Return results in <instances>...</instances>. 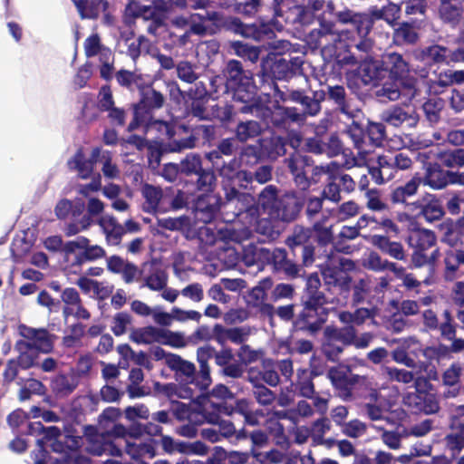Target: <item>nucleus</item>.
I'll return each instance as SVG.
<instances>
[{
    "label": "nucleus",
    "mask_w": 464,
    "mask_h": 464,
    "mask_svg": "<svg viewBox=\"0 0 464 464\" xmlns=\"http://www.w3.org/2000/svg\"><path fill=\"white\" fill-rule=\"evenodd\" d=\"M222 75L225 79V92L231 95L233 101L250 105L256 100L253 73L246 70L240 61L229 60L222 70Z\"/></svg>",
    "instance_id": "nucleus-1"
},
{
    "label": "nucleus",
    "mask_w": 464,
    "mask_h": 464,
    "mask_svg": "<svg viewBox=\"0 0 464 464\" xmlns=\"http://www.w3.org/2000/svg\"><path fill=\"white\" fill-rule=\"evenodd\" d=\"M238 111L241 113L255 114L267 130L286 131L293 123L298 124L295 111L290 106L280 105L277 100L272 106H267L256 99L250 105H243Z\"/></svg>",
    "instance_id": "nucleus-2"
},
{
    "label": "nucleus",
    "mask_w": 464,
    "mask_h": 464,
    "mask_svg": "<svg viewBox=\"0 0 464 464\" xmlns=\"http://www.w3.org/2000/svg\"><path fill=\"white\" fill-rule=\"evenodd\" d=\"M158 130L169 140V150L179 152L185 149H193L199 144L212 146L216 139L217 128L214 125H196L191 129L190 135L179 140L175 139L176 125L173 122L158 121Z\"/></svg>",
    "instance_id": "nucleus-3"
},
{
    "label": "nucleus",
    "mask_w": 464,
    "mask_h": 464,
    "mask_svg": "<svg viewBox=\"0 0 464 464\" xmlns=\"http://www.w3.org/2000/svg\"><path fill=\"white\" fill-rule=\"evenodd\" d=\"M275 96L283 102H293L300 108L290 106L295 111L298 125H303L309 117L317 116L322 111L324 94L321 90L286 89L282 91L275 84Z\"/></svg>",
    "instance_id": "nucleus-4"
},
{
    "label": "nucleus",
    "mask_w": 464,
    "mask_h": 464,
    "mask_svg": "<svg viewBox=\"0 0 464 464\" xmlns=\"http://www.w3.org/2000/svg\"><path fill=\"white\" fill-rule=\"evenodd\" d=\"M168 367L175 372L177 380L180 382L179 397L194 400L203 395L208 387H202L199 374L194 363L182 359L179 355H170L168 358Z\"/></svg>",
    "instance_id": "nucleus-5"
},
{
    "label": "nucleus",
    "mask_w": 464,
    "mask_h": 464,
    "mask_svg": "<svg viewBox=\"0 0 464 464\" xmlns=\"http://www.w3.org/2000/svg\"><path fill=\"white\" fill-rule=\"evenodd\" d=\"M139 92L140 100L132 105L133 117L127 127L129 132L142 126H149L152 120V112L161 109L166 102L165 96L151 84L144 82Z\"/></svg>",
    "instance_id": "nucleus-6"
},
{
    "label": "nucleus",
    "mask_w": 464,
    "mask_h": 464,
    "mask_svg": "<svg viewBox=\"0 0 464 464\" xmlns=\"http://www.w3.org/2000/svg\"><path fill=\"white\" fill-rule=\"evenodd\" d=\"M325 304L319 303L316 298L300 299V309L296 313L293 331L311 336L317 335L328 319V309Z\"/></svg>",
    "instance_id": "nucleus-7"
},
{
    "label": "nucleus",
    "mask_w": 464,
    "mask_h": 464,
    "mask_svg": "<svg viewBox=\"0 0 464 464\" xmlns=\"http://www.w3.org/2000/svg\"><path fill=\"white\" fill-rule=\"evenodd\" d=\"M253 261L272 266L273 271L284 275L287 278H296L304 266L299 256H291L285 248L266 247L256 248Z\"/></svg>",
    "instance_id": "nucleus-8"
},
{
    "label": "nucleus",
    "mask_w": 464,
    "mask_h": 464,
    "mask_svg": "<svg viewBox=\"0 0 464 464\" xmlns=\"http://www.w3.org/2000/svg\"><path fill=\"white\" fill-rule=\"evenodd\" d=\"M414 392H409L403 396V404L412 413L435 414L440 406L436 394L430 392L432 384L423 376H418L414 381Z\"/></svg>",
    "instance_id": "nucleus-9"
},
{
    "label": "nucleus",
    "mask_w": 464,
    "mask_h": 464,
    "mask_svg": "<svg viewBox=\"0 0 464 464\" xmlns=\"http://www.w3.org/2000/svg\"><path fill=\"white\" fill-rule=\"evenodd\" d=\"M436 244V235L430 229H419L410 236V245L413 248L411 263L414 267L435 265L440 256Z\"/></svg>",
    "instance_id": "nucleus-10"
},
{
    "label": "nucleus",
    "mask_w": 464,
    "mask_h": 464,
    "mask_svg": "<svg viewBox=\"0 0 464 464\" xmlns=\"http://www.w3.org/2000/svg\"><path fill=\"white\" fill-rule=\"evenodd\" d=\"M384 78L382 60L371 55L362 58L357 68L346 74L347 85L354 92L361 85L376 87Z\"/></svg>",
    "instance_id": "nucleus-11"
},
{
    "label": "nucleus",
    "mask_w": 464,
    "mask_h": 464,
    "mask_svg": "<svg viewBox=\"0 0 464 464\" xmlns=\"http://www.w3.org/2000/svg\"><path fill=\"white\" fill-rule=\"evenodd\" d=\"M219 346L220 349L217 350L212 345L207 344L197 350V360L200 367L199 382L202 387H209L212 382L208 365L210 359H213L216 366L219 367L226 362H233L237 358L236 353L230 346Z\"/></svg>",
    "instance_id": "nucleus-12"
},
{
    "label": "nucleus",
    "mask_w": 464,
    "mask_h": 464,
    "mask_svg": "<svg viewBox=\"0 0 464 464\" xmlns=\"http://www.w3.org/2000/svg\"><path fill=\"white\" fill-rule=\"evenodd\" d=\"M180 174L195 176V185L198 190L209 192L217 186V177L212 168H203L199 154L189 153L179 162Z\"/></svg>",
    "instance_id": "nucleus-13"
},
{
    "label": "nucleus",
    "mask_w": 464,
    "mask_h": 464,
    "mask_svg": "<svg viewBox=\"0 0 464 464\" xmlns=\"http://www.w3.org/2000/svg\"><path fill=\"white\" fill-rule=\"evenodd\" d=\"M285 243L291 256H299L303 266H309L314 262L315 247L310 227L295 225Z\"/></svg>",
    "instance_id": "nucleus-14"
},
{
    "label": "nucleus",
    "mask_w": 464,
    "mask_h": 464,
    "mask_svg": "<svg viewBox=\"0 0 464 464\" xmlns=\"http://www.w3.org/2000/svg\"><path fill=\"white\" fill-rule=\"evenodd\" d=\"M222 29L239 34L245 38H250L257 42L271 40L276 34L272 26L266 23L244 24L239 18L225 16L222 21Z\"/></svg>",
    "instance_id": "nucleus-15"
},
{
    "label": "nucleus",
    "mask_w": 464,
    "mask_h": 464,
    "mask_svg": "<svg viewBox=\"0 0 464 464\" xmlns=\"http://www.w3.org/2000/svg\"><path fill=\"white\" fill-rule=\"evenodd\" d=\"M252 182V172L244 169L239 170L229 183L223 185L226 203L233 201L246 203L247 205L240 208L238 210L240 213L247 211L254 198L250 194L241 192L240 190L251 188Z\"/></svg>",
    "instance_id": "nucleus-16"
},
{
    "label": "nucleus",
    "mask_w": 464,
    "mask_h": 464,
    "mask_svg": "<svg viewBox=\"0 0 464 464\" xmlns=\"http://www.w3.org/2000/svg\"><path fill=\"white\" fill-rule=\"evenodd\" d=\"M314 160L312 157L295 151L285 160L290 174L293 177L295 185L302 191L309 189L308 172L313 167Z\"/></svg>",
    "instance_id": "nucleus-17"
},
{
    "label": "nucleus",
    "mask_w": 464,
    "mask_h": 464,
    "mask_svg": "<svg viewBox=\"0 0 464 464\" xmlns=\"http://www.w3.org/2000/svg\"><path fill=\"white\" fill-rule=\"evenodd\" d=\"M188 97L187 103L188 109L193 117L199 120L208 119L207 106L210 99H217L218 96L214 97L213 92L207 89V85L203 82H197L188 92H186Z\"/></svg>",
    "instance_id": "nucleus-18"
},
{
    "label": "nucleus",
    "mask_w": 464,
    "mask_h": 464,
    "mask_svg": "<svg viewBox=\"0 0 464 464\" xmlns=\"http://www.w3.org/2000/svg\"><path fill=\"white\" fill-rule=\"evenodd\" d=\"M304 206V197L299 196L297 192H286L280 196L276 209L271 218L283 222L295 221Z\"/></svg>",
    "instance_id": "nucleus-19"
},
{
    "label": "nucleus",
    "mask_w": 464,
    "mask_h": 464,
    "mask_svg": "<svg viewBox=\"0 0 464 464\" xmlns=\"http://www.w3.org/2000/svg\"><path fill=\"white\" fill-rule=\"evenodd\" d=\"M423 325L428 331H438L441 339H451L455 333V321L450 309H445L440 321L432 309H426L422 313Z\"/></svg>",
    "instance_id": "nucleus-20"
},
{
    "label": "nucleus",
    "mask_w": 464,
    "mask_h": 464,
    "mask_svg": "<svg viewBox=\"0 0 464 464\" xmlns=\"http://www.w3.org/2000/svg\"><path fill=\"white\" fill-rule=\"evenodd\" d=\"M214 189L198 197L194 203L195 218L204 224L211 223L222 205V198Z\"/></svg>",
    "instance_id": "nucleus-21"
},
{
    "label": "nucleus",
    "mask_w": 464,
    "mask_h": 464,
    "mask_svg": "<svg viewBox=\"0 0 464 464\" xmlns=\"http://www.w3.org/2000/svg\"><path fill=\"white\" fill-rule=\"evenodd\" d=\"M446 445L453 452L464 449V404L458 405L449 419V433L445 437Z\"/></svg>",
    "instance_id": "nucleus-22"
},
{
    "label": "nucleus",
    "mask_w": 464,
    "mask_h": 464,
    "mask_svg": "<svg viewBox=\"0 0 464 464\" xmlns=\"http://www.w3.org/2000/svg\"><path fill=\"white\" fill-rule=\"evenodd\" d=\"M18 329L21 336L30 340L34 351L38 354L50 353L53 351L56 335L49 333L45 328H33L21 324Z\"/></svg>",
    "instance_id": "nucleus-23"
},
{
    "label": "nucleus",
    "mask_w": 464,
    "mask_h": 464,
    "mask_svg": "<svg viewBox=\"0 0 464 464\" xmlns=\"http://www.w3.org/2000/svg\"><path fill=\"white\" fill-rule=\"evenodd\" d=\"M410 210L416 212L417 218H422L427 222L440 220L445 214L440 200L433 194L425 193L418 200L410 205Z\"/></svg>",
    "instance_id": "nucleus-24"
},
{
    "label": "nucleus",
    "mask_w": 464,
    "mask_h": 464,
    "mask_svg": "<svg viewBox=\"0 0 464 464\" xmlns=\"http://www.w3.org/2000/svg\"><path fill=\"white\" fill-rule=\"evenodd\" d=\"M422 27V20L411 18L399 22L392 31V43L399 47L413 46L420 41L419 31Z\"/></svg>",
    "instance_id": "nucleus-25"
},
{
    "label": "nucleus",
    "mask_w": 464,
    "mask_h": 464,
    "mask_svg": "<svg viewBox=\"0 0 464 464\" xmlns=\"http://www.w3.org/2000/svg\"><path fill=\"white\" fill-rule=\"evenodd\" d=\"M101 153V148H93L91 157L86 159L83 149L79 148L74 155L68 160V167L72 170H76L80 179H88L95 174L93 173L94 165L99 161Z\"/></svg>",
    "instance_id": "nucleus-26"
},
{
    "label": "nucleus",
    "mask_w": 464,
    "mask_h": 464,
    "mask_svg": "<svg viewBox=\"0 0 464 464\" xmlns=\"http://www.w3.org/2000/svg\"><path fill=\"white\" fill-rule=\"evenodd\" d=\"M322 276L325 285L338 288L340 294L350 292L353 279L344 269L343 263H341L340 266L327 265L322 269Z\"/></svg>",
    "instance_id": "nucleus-27"
},
{
    "label": "nucleus",
    "mask_w": 464,
    "mask_h": 464,
    "mask_svg": "<svg viewBox=\"0 0 464 464\" xmlns=\"http://www.w3.org/2000/svg\"><path fill=\"white\" fill-rule=\"evenodd\" d=\"M443 264V278L446 282H453L464 277V249L450 248L446 250Z\"/></svg>",
    "instance_id": "nucleus-28"
},
{
    "label": "nucleus",
    "mask_w": 464,
    "mask_h": 464,
    "mask_svg": "<svg viewBox=\"0 0 464 464\" xmlns=\"http://www.w3.org/2000/svg\"><path fill=\"white\" fill-rule=\"evenodd\" d=\"M382 64L384 70V76L389 75L392 81H402L410 72L409 63L403 55L392 52L382 55Z\"/></svg>",
    "instance_id": "nucleus-29"
},
{
    "label": "nucleus",
    "mask_w": 464,
    "mask_h": 464,
    "mask_svg": "<svg viewBox=\"0 0 464 464\" xmlns=\"http://www.w3.org/2000/svg\"><path fill=\"white\" fill-rule=\"evenodd\" d=\"M321 93L324 94L323 102L327 100L333 103L336 110L348 117H353V111H351V98L349 97L347 91L343 85L326 84L325 88L320 89Z\"/></svg>",
    "instance_id": "nucleus-30"
},
{
    "label": "nucleus",
    "mask_w": 464,
    "mask_h": 464,
    "mask_svg": "<svg viewBox=\"0 0 464 464\" xmlns=\"http://www.w3.org/2000/svg\"><path fill=\"white\" fill-rule=\"evenodd\" d=\"M392 235L374 234L369 236V242L383 255L398 261H406L407 254L403 245L399 241H392Z\"/></svg>",
    "instance_id": "nucleus-31"
},
{
    "label": "nucleus",
    "mask_w": 464,
    "mask_h": 464,
    "mask_svg": "<svg viewBox=\"0 0 464 464\" xmlns=\"http://www.w3.org/2000/svg\"><path fill=\"white\" fill-rule=\"evenodd\" d=\"M382 120L393 127H401L403 123L410 128L415 127L419 122V115L412 109H404L395 105L382 112Z\"/></svg>",
    "instance_id": "nucleus-32"
},
{
    "label": "nucleus",
    "mask_w": 464,
    "mask_h": 464,
    "mask_svg": "<svg viewBox=\"0 0 464 464\" xmlns=\"http://www.w3.org/2000/svg\"><path fill=\"white\" fill-rule=\"evenodd\" d=\"M141 195L145 199L142 207L145 212L156 213L168 210L166 201L169 199V195L164 194L160 187L145 183L141 188Z\"/></svg>",
    "instance_id": "nucleus-33"
},
{
    "label": "nucleus",
    "mask_w": 464,
    "mask_h": 464,
    "mask_svg": "<svg viewBox=\"0 0 464 464\" xmlns=\"http://www.w3.org/2000/svg\"><path fill=\"white\" fill-rule=\"evenodd\" d=\"M327 376L341 399L343 401H351L353 399V388L356 382L355 376L349 377L345 372L335 367L328 371Z\"/></svg>",
    "instance_id": "nucleus-34"
},
{
    "label": "nucleus",
    "mask_w": 464,
    "mask_h": 464,
    "mask_svg": "<svg viewBox=\"0 0 464 464\" xmlns=\"http://www.w3.org/2000/svg\"><path fill=\"white\" fill-rule=\"evenodd\" d=\"M422 184V177L416 173L412 178L403 185L398 186L392 189L390 193V200L392 204H404L410 210L409 199L417 194L420 186Z\"/></svg>",
    "instance_id": "nucleus-35"
},
{
    "label": "nucleus",
    "mask_w": 464,
    "mask_h": 464,
    "mask_svg": "<svg viewBox=\"0 0 464 464\" xmlns=\"http://www.w3.org/2000/svg\"><path fill=\"white\" fill-rule=\"evenodd\" d=\"M320 28L313 29L305 35V42L312 50L325 48L328 45V35L334 34L335 24L324 17L319 18Z\"/></svg>",
    "instance_id": "nucleus-36"
},
{
    "label": "nucleus",
    "mask_w": 464,
    "mask_h": 464,
    "mask_svg": "<svg viewBox=\"0 0 464 464\" xmlns=\"http://www.w3.org/2000/svg\"><path fill=\"white\" fill-rule=\"evenodd\" d=\"M97 223L105 235L107 245L119 246L121 244L122 237L125 235V229L113 216H102Z\"/></svg>",
    "instance_id": "nucleus-37"
},
{
    "label": "nucleus",
    "mask_w": 464,
    "mask_h": 464,
    "mask_svg": "<svg viewBox=\"0 0 464 464\" xmlns=\"http://www.w3.org/2000/svg\"><path fill=\"white\" fill-rule=\"evenodd\" d=\"M107 269L113 274H121L126 284L132 283L140 274L135 264L125 261L118 255H113L107 258Z\"/></svg>",
    "instance_id": "nucleus-38"
},
{
    "label": "nucleus",
    "mask_w": 464,
    "mask_h": 464,
    "mask_svg": "<svg viewBox=\"0 0 464 464\" xmlns=\"http://www.w3.org/2000/svg\"><path fill=\"white\" fill-rule=\"evenodd\" d=\"M237 141L238 140L235 136L222 138L218 141L213 150L205 152V159L209 161L212 166L218 165L221 163V160H223L224 156L230 157L236 153L237 150Z\"/></svg>",
    "instance_id": "nucleus-39"
},
{
    "label": "nucleus",
    "mask_w": 464,
    "mask_h": 464,
    "mask_svg": "<svg viewBox=\"0 0 464 464\" xmlns=\"http://www.w3.org/2000/svg\"><path fill=\"white\" fill-rule=\"evenodd\" d=\"M82 19L97 20L102 11L109 10L108 0H71Z\"/></svg>",
    "instance_id": "nucleus-40"
},
{
    "label": "nucleus",
    "mask_w": 464,
    "mask_h": 464,
    "mask_svg": "<svg viewBox=\"0 0 464 464\" xmlns=\"http://www.w3.org/2000/svg\"><path fill=\"white\" fill-rule=\"evenodd\" d=\"M258 143L265 158L276 160L286 154L285 138L280 135H271L259 139Z\"/></svg>",
    "instance_id": "nucleus-41"
},
{
    "label": "nucleus",
    "mask_w": 464,
    "mask_h": 464,
    "mask_svg": "<svg viewBox=\"0 0 464 464\" xmlns=\"http://www.w3.org/2000/svg\"><path fill=\"white\" fill-rule=\"evenodd\" d=\"M217 343L227 345L229 341L234 344L242 345L249 336V330L245 327L227 328L220 324H216Z\"/></svg>",
    "instance_id": "nucleus-42"
},
{
    "label": "nucleus",
    "mask_w": 464,
    "mask_h": 464,
    "mask_svg": "<svg viewBox=\"0 0 464 464\" xmlns=\"http://www.w3.org/2000/svg\"><path fill=\"white\" fill-rule=\"evenodd\" d=\"M364 266L374 272L391 271L397 277L403 276L405 267L397 263L382 258L379 253L371 251L365 260Z\"/></svg>",
    "instance_id": "nucleus-43"
},
{
    "label": "nucleus",
    "mask_w": 464,
    "mask_h": 464,
    "mask_svg": "<svg viewBox=\"0 0 464 464\" xmlns=\"http://www.w3.org/2000/svg\"><path fill=\"white\" fill-rule=\"evenodd\" d=\"M462 224L459 220L454 221L451 218L444 219L439 226L441 233V241L451 248H455L461 243L463 233L461 231Z\"/></svg>",
    "instance_id": "nucleus-44"
},
{
    "label": "nucleus",
    "mask_w": 464,
    "mask_h": 464,
    "mask_svg": "<svg viewBox=\"0 0 464 464\" xmlns=\"http://www.w3.org/2000/svg\"><path fill=\"white\" fill-rule=\"evenodd\" d=\"M78 386L75 376L59 373L51 379L50 387L56 397L63 398L72 394Z\"/></svg>",
    "instance_id": "nucleus-45"
},
{
    "label": "nucleus",
    "mask_w": 464,
    "mask_h": 464,
    "mask_svg": "<svg viewBox=\"0 0 464 464\" xmlns=\"http://www.w3.org/2000/svg\"><path fill=\"white\" fill-rule=\"evenodd\" d=\"M106 256L105 249L99 245H90L87 243L82 251L76 255L72 260L70 268L73 273H77V269H80L82 265L86 262H92Z\"/></svg>",
    "instance_id": "nucleus-46"
},
{
    "label": "nucleus",
    "mask_w": 464,
    "mask_h": 464,
    "mask_svg": "<svg viewBox=\"0 0 464 464\" xmlns=\"http://www.w3.org/2000/svg\"><path fill=\"white\" fill-rule=\"evenodd\" d=\"M222 412H218L217 410L212 409L209 411L207 406L203 407V414L201 418L208 423L217 426L218 432L223 438H230L237 432L236 428L232 421L223 420L220 416Z\"/></svg>",
    "instance_id": "nucleus-47"
},
{
    "label": "nucleus",
    "mask_w": 464,
    "mask_h": 464,
    "mask_svg": "<svg viewBox=\"0 0 464 464\" xmlns=\"http://www.w3.org/2000/svg\"><path fill=\"white\" fill-rule=\"evenodd\" d=\"M262 123L254 121L246 120L240 121L235 128V137L239 142H246L249 140L259 137L264 132Z\"/></svg>",
    "instance_id": "nucleus-48"
},
{
    "label": "nucleus",
    "mask_w": 464,
    "mask_h": 464,
    "mask_svg": "<svg viewBox=\"0 0 464 464\" xmlns=\"http://www.w3.org/2000/svg\"><path fill=\"white\" fill-rule=\"evenodd\" d=\"M321 372L315 369L308 371L307 369H298L295 387L299 394L305 398H314L315 394L313 379L320 375Z\"/></svg>",
    "instance_id": "nucleus-49"
},
{
    "label": "nucleus",
    "mask_w": 464,
    "mask_h": 464,
    "mask_svg": "<svg viewBox=\"0 0 464 464\" xmlns=\"http://www.w3.org/2000/svg\"><path fill=\"white\" fill-rule=\"evenodd\" d=\"M463 7L453 0H441L439 5L440 18L445 23L453 26L457 25L462 17Z\"/></svg>",
    "instance_id": "nucleus-50"
},
{
    "label": "nucleus",
    "mask_w": 464,
    "mask_h": 464,
    "mask_svg": "<svg viewBox=\"0 0 464 464\" xmlns=\"http://www.w3.org/2000/svg\"><path fill=\"white\" fill-rule=\"evenodd\" d=\"M448 170L442 169L439 165L434 164L427 168L422 184L433 189H441L448 186Z\"/></svg>",
    "instance_id": "nucleus-51"
},
{
    "label": "nucleus",
    "mask_w": 464,
    "mask_h": 464,
    "mask_svg": "<svg viewBox=\"0 0 464 464\" xmlns=\"http://www.w3.org/2000/svg\"><path fill=\"white\" fill-rule=\"evenodd\" d=\"M287 9L288 12L283 17L286 24L305 25L311 24L314 18L310 8L305 5H294Z\"/></svg>",
    "instance_id": "nucleus-52"
},
{
    "label": "nucleus",
    "mask_w": 464,
    "mask_h": 464,
    "mask_svg": "<svg viewBox=\"0 0 464 464\" xmlns=\"http://www.w3.org/2000/svg\"><path fill=\"white\" fill-rule=\"evenodd\" d=\"M210 407L217 410L218 412H223L226 415L232 413H238L243 417L253 410V403L247 399H238L235 402V406H228L227 402L223 401H209Z\"/></svg>",
    "instance_id": "nucleus-53"
},
{
    "label": "nucleus",
    "mask_w": 464,
    "mask_h": 464,
    "mask_svg": "<svg viewBox=\"0 0 464 464\" xmlns=\"http://www.w3.org/2000/svg\"><path fill=\"white\" fill-rule=\"evenodd\" d=\"M355 332L356 329L353 325H345L340 328L328 325L324 328V334H327L332 339L343 344V347L351 346L354 343Z\"/></svg>",
    "instance_id": "nucleus-54"
},
{
    "label": "nucleus",
    "mask_w": 464,
    "mask_h": 464,
    "mask_svg": "<svg viewBox=\"0 0 464 464\" xmlns=\"http://www.w3.org/2000/svg\"><path fill=\"white\" fill-rule=\"evenodd\" d=\"M278 193L279 189L276 186L267 185L258 195V204L270 217L276 208L277 201L280 199Z\"/></svg>",
    "instance_id": "nucleus-55"
},
{
    "label": "nucleus",
    "mask_w": 464,
    "mask_h": 464,
    "mask_svg": "<svg viewBox=\"0 0 464 464\" xmlns=\"http://www.w3.org/2000/svg\"><path fill=\"white\" fill-rule=\"evenodd\" d=\"M115 79L120 86L131 92L135 89L140 90L145 82L140 73L125 69L119 70L115 73Z\"/></svg>",
    "instance_id": "nucleus-56"
},
{
    "label": "nucleus",
    "mask_w": 464,
    "mask_h": 464,
    "mask_svg": "<svg viewBox=\"0 0 464 464\" xmlns=\"http://www.w3.org/2000/svg\"><path fill=\"white\" fill-rule=\"evenodd\" d=\"M362 217H366L370 219L367 222V227L371 226V230L372 231L382 229L384 231L383 235H393L395 237L400 233L399 226L389 217L383 216L379 219L375 216L368 214H364Z\"/></svg>",
    "instance_id": "nucleus-57"
},
{
    "label": "nucleus",
    "mask_w": 464,
    "mask_h": 464,
    "mask_svg": "<svg viewBox=\"0 0 464 464\" xmlns=\"http://www.w3.org/2000/svg\"><path fill=\"white\" fill-rule=\"evenodd\" d=\"M346 133L352 139L354 148L358 150V153H367L369 150L367 149V140H366V129L363 126L353 121V122L347 126Z\"/></svg>",
    "instance_id": "nucleus-58"
},
{
    "label": "nucleus",
    "mask_w": 464,
    "mask_h": 464,
    "mask_svg": "<svg viewBox=\"0 0 464 464\" xmlns=\"http://www.w3.org/2000/svg\"><path fill=\"white\" fill-rule=\"evenodd\" d=\"M450 50L447 47L433 44L421 50V60L427 64H438L447 63Z\"/></svg>",
    "instance_id": "nucleus-59"
},
{
    "label": "nucleus",
    "mask_w": 464,
    "mask_h": 464,
    "mask_svg": "<svg viewBox=\"0 0 464 464\" xmlns=\"http://www.w3.org/2000/svg\"><path fill=\"white\" fill-rule=\"evenodd\" d=\"M274 282L272 278L266 277L260 280L257 285L254 286L248 294V304L255 307L266 301L267 291L273 288Z\"/></svg>",
    "instance_id": "nucleus-60"
},
{
    "label": "nucleus",
    "mask_w": 464,
    "mask_h": 464,
    "mask_svg": "<svg viewBox=\"0 0 464 464\" xmlns=\"http://www.w3.org/2000/svg\"><path fill=\"white\" fill-rule=\"evenodd\" d=\"M321 281L316 274L309 276L306 281L305 288L301 299L309 300L316 298L319 303L327 304V298L324 292L320 291Z\"/></svg>",
    "instance_id": "nucleus-61"
},
{
    "label": "nucleus",
    "mask_w": 464,
    "mask_h": 464,
    "mask_svg": "<svg viewBox=\"0 0 464 464\" xmlns=\"http://www.w3.org/2000/svg\"><path fill=\"white\" fill-rule=\"evenodd\" d=\"M261 380L272 387L280 382V376L277 372L276 362L270 358L262 360L261 370L259 371Z\"/></svg>",
    "instance_id": "nucleus-62"
},
{
    "label": "nucleus",
    "mask_w": 464,
    "mask_h": 464,
    "mask_svg": "<svg viewBox=\"0 0 464 464\" xmlns=\"http://www.w3.org/2000/svg\"><path fill=\"white\" fill-rule=\"evenodd\" d=\"M438 158L444 167L461 168L464 166V149L456 148L440 151Z\"/></svg>",
    "instance_id": "nucleus-63"
},
{
    "label": "nucleus",
    "mask_w": 464,
    "mask_h": 464,
    "mask_svg": "<svg viewBox=\"0 0 464 464\" xmlns=\"http://www.w3.org/2000/svg\"><path fill=\"white\" fill-rule=\"evenodd\" d=\"M386 128L382 122L369 121L366 127V139L373 147H382L386 140Z\"/></svg>",
    "instance_id": "nucleus-64"
}]
</instances>
